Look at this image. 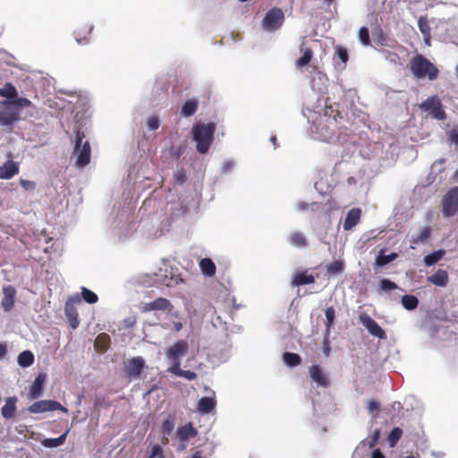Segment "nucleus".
<instances>
[{
    "label": "nucleus",
    "mask_w": 458,
    "mask_h": 458,
    "mask_svg": "<svg viewBox=\"0 0 458 458\" xmlns=\"http://www.w3.org/2000/svg\"><path fill=\"white\" fill-rule=\"evenodd\" d=\"M216 125L213 123H197L192 127V139L196 141V148L199 154H206L213 140Z\"/></svg>",
    "instance_id": "nucleus-1"
},
{
    "label": "nucleus",
    "mask_w": 458,
    "mask_h": 458,
    "mask_svg": "<svg viewBox=\"0 0 458 458\" xmlns=\"http://www.w3.org/2000/svg\"><path fill=\"white\" fill-rule=\"evenodd\" d=\"M410 69L418 79L428 78L434 81L438 77L439 71L437 66L422 55H416L410 61Z\"/></svg>",
    "instance_id": "nucleus-2"
},
{
    "label": "nucleus",
    "mask_w": 458,
    "mask_h": 458,
    "mask_svg": "<svg viewBox=\"0 0 458 458\" xmlns=\"http://www.w3.org/2000/svg\"><path fill=\"white\" fill-rule=\"evenodd\" d=\"M85 138L83 131L78 130L75 136L74 151L77 153L76 165L79 167L86 166L90 161L91 149L89 141L82 144Z\"/></svg>",
    "instance_id": "nucleus-3"
},
{
    "label": "nucleus",
    "mask_w": 458,
    "mask_h": 458,
    "mask_svg": "<svg viewBox=\"0 0 458 458\" xmlns=\"http://www.w3.org/2000/svg\"><path fill=\"white\" fill-rule=\"evenodd\" d=\"M284 14L282 9L273 7L266 13L262 20V28L267 31H276L284 23Z\"/></svg>",
    "instance_id": "nucleus-4"
},
{
    "label": "nucleus",
    "mask_w": 458,
    "mask_h": 458,
    "mask_svg": "<svg viewBox=\"0 0 458 458\" xmlns=\"http://www.w3.org/2000/svg\"><path fill=\"white\" fill-rule=\"evenodd\" d=\"M420 109L429 113L432 118L444 120L446 117L440 99L437 96L429 97L420 105Z\"/></svg>",
    "instance_id": "nucleus-5"
},
{
    "label": "nucleus",
    "mask_w": 458,
    "mask_h": 458,
    "mask_svg": "<svg viewBox=\"0 0 458 458\" xmlns=\"http://www.w3.org/2000/svg\"><path fill=\"white\" fill-rule=\"evenodd\" d=\"M442 212L445 216H453L458 211V187L450 189L442 199Z\"/></svg>",
    "instance_id": "nucleus-6"
},
{
    "label": "nucleus",
    "mask_w": 458,
    "mask_h": 458,
    "mask_svg": "<svg viewBox=\"0 0 458 458\" xmlns=\"http://www.w3.org/2000/svg\"><path fill=\"white\" fill-rule=\"evenodd\" d=\"M81 302V297L76 294L69 297L64 306V313L69 322L70 327L75 329L80 325L79 314L76 308L77 304Z\"/></svg>",
    "instance_id": "nucleus-7"
},
{
    "label": "nucleus",
    "mask_w": 458,
    "mask_h": 458,
    "mask_svg": "<svg viewBox=\"0 0 458 458\" xmlns=\"http://www.w3.org/2000/svg\"><path fill=\"white\" fill-rule=\"evenodd\" d=\"M28 411L30 413H43L47 411H61L67 412L68 410L64 407L59 402L54 400H40L37 401L29 406Z\"/></svg>",
    "instance_id": "nucleus-8"
},
{
    "label": "nucleus",
    "mask_w": 458,
    "mask_h": 458,
    "mask_svg": "<svg viewBox=\"0 0 458 458\" xmlns=\"http://www.w3.org/2000/svg\"><path fill=\"white\" fill-rule=\"evenodd\" d=\"M359 320L373 336L383 340L386 338L385 330L368 314L361 313Z\"/></svg>",
    "instance_id": "nucleus-9"
},
{
    "label": "nucleus",
    "mask_w": 458,
    "mask_h": 458,
    "mask_svg": "<svg viewBox=\"0 0 458 458\" xmlns=\"http://www.w3.org/2000/svg\"><path fill=\"white\" fill-rule=\"evenodd\" d=\"M0 110V125L11 126L19 120L20 111L11 105H2Z\"/></svg>",
    "instance_id": "nucleus-10"
},
{
    "label": "nucleus",
    "mask_w": 458,
    "mask_h": 458,
    "mask_svg": "<svg viewBox=\"0 0 458 458\" xmlns=\"http://www.w3.org/2000/svg\"><path fill=\"white\" fill-rule=\"evenodd\" d=\"M93 30V25L89 22H81L77 25L73 31L75 40L78 44H88L89 36Z\"/></svg>",
    "instance_id": "nucleus-11"
},
{
    "label": "nucleus",
    "mask_w": 458,
    "mask_h": 458,
    "mask_svg": "<svg viewBox=\"0 0 458 458\" xmlns=\"http://www.w3.org/2000/svg\"><path fill=\"white\" fill-rule=\"evenodd\" d=\"M187 342L181 340L174 343L166 352L167 358L170 360H179L188 352Z\"/></svg>",
    "instance_id": "nucleus-12"
},
{
    "label": "nucleus",
    "mask_w": 458,
    "mask_h": 458,
    "mask_svg": "<svg viewBox=\"0 0 458 458\" xmlns=\"http://www.w3.org/2000/svg\"><path fill=\"white\" fill-rule=\"evenodd\" d=\"M310 376L318 386L327 387L329 386V378L324 373L319 365H312L309 368Z\"/></svg>",
    "instance_id": "nucleus-13"
},
{
    "label": "nucleus",
    "mask_w": 458,
    "mask_h": 458,
    "mask_svg": "<svg viewBox=\"0 0 458 458\" xmlns=\"http://www.w3.org/2000/svg\"><path fill=\"white\" fill-rule=\"evenodd\" d=\"M145 366L142 357H134L128 361L126 366V375L130 377H138L140 376Z\"/></svg>",
    "instance_id": "nucleus-14"
},
{
    "label": "nucleus",
    "mask_w": 458,
    "mask_h": 458,
    "mask_svg": "<svg viewBox=\"0 0 458 458\" xmlns=\"http://www.w3.org/2000/svg\"><path fill=\"white\" fill-rule=\"evenodd\" d=\"M47 380V374L39 373L34 379L30 388V399H38L43 394L44 384Z\"/></svg>",
    "instance_id": "nucleus-15"
},
{
    "label": "nucleus",
    "mask_w": 458,
    "mask_h": 458,
    "mask_svg": "<svg viewBox=\"0 0 458 458\" xmlns=\"http://www.w3.org/2000/svg\"><path fill=\"white\" fill-rule=\"evenodd\" d=\"M172 304L169 300L159 297L154 300L153 301L145 303L142 307L143 312H149L152 310H170L172 309Z\"/></svg>",
    "instance_id": "nucleus-16"
},
{
    "label": "nucleus",
    "mask_w": 458,
    "mask_h": 458,
    "mask_svg": "<svg viewBox=\"0 0 458 458\" xmlns=\"http://www.w3.org/2000/svg\"><path fill=\"white\" fill-rule=\"evenodd\" d=\"M4 297L1 301L3 310L6 312L10 311L14 305L16 290L13 285H7L3 288Z\"/></svg>",
    "instance_id": "nucleus-17"
},
{
    "label": "nucleus",
    "mask_w": 458,
    "mask_h": 458,
    "mask_svg": "<svg viewBox=\"0 0 458 458\" xmlns=\"http://www.w3.org/2000/svg\"><path fill=\"white\" fill-rule=\"evenodd\" d=\"M198 431L191 422H188L177 428L176 437L181 442H186L190 438L197 437Z\"/></svg>",
    "instance_id": "nucleus-18"
},
{
    "label": "nucleus",
    "mask_w": 458,
    "mask_h": 458,
    "mask_svg": "<svg viewBox=\"0 0 458 458\" xmlns=\"http://www.w3.org/2000/svg\"><path fill=\"white\" fill-rule=\"evenodd\" d=\"M19 165L13 160H7L0 166V179L9 180L19 173Z\"/></svg>",
    "instance_id": "nucleus-19"
},
{
    "label": "nucleus",
    "mask_w": 458,
    "mask_h": 458,
    "mask_svg": "<svg viewBox=\"0 0 458 458\" xmlns=\"http://www.w3.org/2000/svg\"><path fill=\"white\" fill-rule=\"evenodd\" d=\"M428 282L439 287H445L449 283V276L446 270L437 269L433 275L427 277Z\"/></svg>",
    "instance_id": "nucleus-20"
},
{
    "label": "nucleus",
    "mask_w": 458,
    "mask_h": 458,
    "mask_svg": "<svg viewBox=\"0 0 458 458\" xmlns=\"http://www.w3.org/2000/svg\"><path fill=\"white\" fill-rule=\"evenodd\" d=\"M361 210L358 208L350 209L344 221V229L349 231L353 228L360 219Z\"/></svg>",
    "instance_id": "nucleus-21"
},
{
    "label": "nucleus",
    "mask_w": 458,
    "mask_h": 458,
    "mask_svg": "<svg viewBox=\"0 0 458 458\" xmlns=\"http://www.w3.org/2000/svg\"><path fill=\"white\" fill-rule=\"evenodd\" d=\"M17 397L12 396L5 399V403L1 408V414L5 420L14 417L17 411Z\"/></svg>",
    "instance_id": "nucleus-22"
},
{
    "label": "nucleus",
    "mask_w": 458,
    "mask_h": 458,
    "mask_svg": "<svg viewBox=\"0 0 458 458\" xmlns=\"http://www.w3.org/2000/svg\"><path fill=\"white\" fill-rule=\"evenodd\" d=\"M305 38H303V40ZM301 52H302V56L296 60L295 67L297 69H301L304 66L308 65L313 57V51L310 47H305L304 41L301 43L300 47Z\"/></svg>",
    "instance_id": "nucleus-23"
},
{
    "label": "nucleus",
    "mask_w": 458,
    "mask_h": 458,
    "mask_svg": "<svg viewBox=\"0 0 458 458\" xmlns=\"http://www.w3.org/2000/svg\"><path fill=\"white\" fill-rule=\"evenodd\" d=\"M198 108L199 101L197 99H188L181 108V115L183 117H190L197 112Z\"/></svg>",
    "instance_id": "nucleus-24"
},
{
    "label": "nucleus",
    "mask_w": 458,
    "mask_h": 458,
    "mask_svg": "<svg viewBox=\"0 0 458 458\" xmlns=\"http://www.w3.org/2000/svg\"><path fill=\"white\" fill-rule=\"evenodd\" d=\"M216 407V401L212 397H202L199 400L198 410L202 413H209Z\"/></svg>",
    "instance_id": "nucleus-25"
},
{
    "label": "nucleus",
    "mask_w": 458,
    "mask_h": 458,
    "mask_svg": "<svg viewBox=\"0 0 458 458\" xmlns=\"http://www.w3.org/2000/svg\"><path fill=\"white\" fill-rule=\"evenodd\" d=\"M69 433V429H67L64 434L56 438H45L41 441L43 446L47 448H55L58 447L64 444L67 435Z\"/></svg>",
    "instance_id": "nucleus-26"
},
{
    "label": "nucleus",
    "mask_w": 458,
    "mask_h": 458,
    "mask_svg": "<svg viewBox=\"0 0 458 458\" xmlns=\"http://www.w3.org/2000/svg\"><path fill=\"white\" fill-rule=\"evenodd\" d=\"M199 267L201 272L206 276H213L216 274V265L209 258H204L199 262Z\"/></svg>",
    "instance_id": "nucleus-27"
},
{
    "label": "nucleus",
    "mask_w": 458,
    "mask_h": 458,
    "mask_svg": "<svg viewBox=\"0 0 458 458\" xmlns=\"http://www.w3.org/2000/svg\"><path fill=\"white\" fill-rule=\"evenodd\" d=\"M315 278L312 275H308L305 272L297 273L292 281V284L295 286L313 284Z\"/></svg>",
    "instance_id": "nucleus-28"
},
{
    "label": "nucleus",
    "mask_w": 458,
    "mask_h": 458,
    "mask_svg": "<svg viewBox=\"0 0 458 458\" xmlns=\"http://www.w3.org/2000/svg\"><path fill=\"white\" fill-rule=\"evenodd\" d=\"M289 242L298 248H305L308 245L306 236L301 232H293L289 235Z\"/></svg>",
    "instance_id": "nucleus-29"
},
{
    "label": "nucleus",
    "mask_w": 458,
    "mask_h": 458,
    "mask_svg": "<svg viewBox=\"0 0 458 458\" xmlns=\"http://www.w3.org/2000/svg\"><path fill=\"white\" fill-rule=\"evenodd\" d=\"M174 420L171 419H167L163 421L161 426V433L163 435L161 442L163 445H167L169 440L168 437L171 435L172 431L174 430Z\"/></svg>",
    "instance_id": "nucleus-30"
},
{
    "label": "nucleus",
    "mask_w": 458,
    "mask_h": 458,
    "mask_svg": "<svg viewBox=\"0 0 458 458\" xmlns=\"http://www.w3.org/2000/svg\"><path fill=\"white\" fill-rule=\"evenodd\" d=\"M157 278L156 279V283L167 287H172L178 283V279L176 277H174L171 273L170 275L167 274V269L165 270L164 274L157 275Z\"/></svg>",
    "instance_id": "nucleus-31"
},
{
    "label": "nucleus",
    "mask_w": 458,
    "mask_h": 458,
    "mask_svg": "<svg viewBox=\"0 0 458 458\" xmlns=\"http://www.w3.org/2000/svg\"><path fill=\"white\" fill-rule=\"evenodd\" d=\"M445 251L444 250H436L424 257L423 262L426 267H431L440 261L445 256Z\"/></svg>",
    "instance_id": "nucleus-32"
},
{
    "label": "nucleus",
    "mask_w": 458,
    "mask_h": 458,
    "mask_svg": "<svg viewBox=\"0 0 458 458\" xmlns=\"http://www.w3.org/2000/svg\"><path fill=\"white\" fill-rule=\"evenodd\" d=\"M1 105H11L12 106H14L20 111V108L23 107H30L31 106L32 103L30 99L26 98H15L14 100H4L1 102Z\"/></svg>",
    "instance_id": "nucleus-33"
},
{
    "label": "nucleus",
    "mask_w": 458,
    "mask_h": 458,
    "mask_svg": "<svg viewBox=\"0 0 458 458\" xmlns=\"http://www.w3.org/2000/svg\"><path fill=\"white\" fill-rule=\"evenodd\" d=\"M34 362V355L30 351H23L18 356V363L22 368H27Z\"/></svg>",
    "instance_id": "nucleus-34"
},
{
    "label": "nucleus",
    "mask_w": 458,
    "mask_h": 458,
    "mask_svg": "<svg viewBox=\"0 0 458 458\" xmlns=\"http://www.w3.org/2000/svg\"><path fill=\"white\" fill-rule=\"evenodd\" d=\"M284 362L289 367H295L301 363V358L299 354L293 352H284L283 354Z\"/></svg>",
    "instance_id": "nucleus-35"
},
{
    "label": "nucleus",
    "mask_w": 458,
    "mask_h": 458,
    "mask_svg": "<svg viewBox=\"0 0 458 458\" xmlns=\"http://www.w3.org/2000/svg\"><path fill=\"white\" fill-rule=\"evenodd\" d=\"M402 305L408 310H415L419 305V300L416 296L406 294L402 298Z\"/></svg>",
    "instance_id": "nucleus-36"
},
{
    "label": "nucleus",
    "mask_w": 458,
    "mask_h": 458,
    "mask_svg": "<svg viewBox=\"0 0 458 458\" xmlns=\"http://www.w3.org/2000/svg\"><path fill=\"white\" fill-rule=\"evenodd\" d=\"M18 95V92L15 87L10 83L6 82L3 88L0 89V96L5 97L7 98H15Z\"/></svg>",
    "instance_id": "nucleus-37"
},
{
    "label": "nucleus",
    "mask_w": 458,
    "mask_h": 458,
    "mask_svg": "<svg viewBox=\"0 0 458 458\" xmlns=\"http://www.w3.org/2000/svg\"><path fill=\"white\" fill-rule=\"evenodd\" d=\"M402 436H403V430L398 427L394 428L387 437L389 445L391 447L395 446L396 444L398 443V441L400 440V438L402 437Z\"/></svg>",
    "instance_id": "nucleus-38"
},
{
    "label": "nucleus",
    "mask_w": 458,
    "mask_h": 458,
    "mask_svg": "<svg viewBox=\"0 0 458 458\" xmlns=\"http://www.w3.org/2000/svg\"><path fill=\"white\" fill-rule=\"evenodd\" d=\"M431 232L432 230L429 226L422 228L420 231L419 234L412 239L411 242L418 244L426 242L430 237Z\"/></svg>",
    "instance_id": "nucleus-39"
},
{
    "label": "nucleus",
    "mask_w": 458,
    "mask_h": 458,
    "mask_svg": "<svg viewBox=\"0 0 458 458\" xmlns=\"http://www.w3.org/2000/svg\"><path fill=\"white\" fill-rule=\"evenodd\" d=\"M397 253L392 252L389 255L378 254L376 259V265L378 267H383L392 261H394L397 258Z\"/></svg>",
    "instance_id": "nucleus-40"
},
{
    "label": "nucleus",
    "mask_w": 458,
    "mask_h": 458,
    "mask_svg": "<svg viewBox=\"0 0 458 458\" xmlns=\"http://www.w3.org/2000/svg\"><path fill=\"white\" fill-rule=\"evenodd\" d=\"M81 297L87 303L89 304L97 303L98 301V295L86 287H81Z\"/></svg>",
    "instance_id": "nucleus-41"
},
{
    "label": "nucleus",
    "mask_w": 458,
    "mask_h": 458,
    "mask_svg": "<svg viewBox=\"0 0 458 458\" xmlns=\"http://www.w3.org/2000/svg\"><path fill=\"white\" fill-rule=\"evenodd\" d=\"M344 262L341 260H335L327 266L328 274L337 275L344 271Z\"/></svg>",
    "instance_id": "nucleus-42"
},
{
    "label": "nucleus",
    "mask_w": 458,
    "mask_h": 458,
    "mask_svg": "<svg viewBox=\"0 0 458 458\" xmlns=\"http://www.w3.org/2000/svg\"><path fill=\"white\" fill-rule=\"evenodd\" d=\"M418 27L423 36H427L430 33L431 29L429 26L428 20L426 16H420L418 20Z\"/></svg>",
    "instance_id": "nucleus-43"
},
{
    "label": "nucleus",
    "mask_w": 458,
    "mask_h": 458,
    "mask_svg": "<svg viewBox=\"0 0 458 458\" xmlns=\"http://www.w3.org/2000/svg\"><path fill=\"white\" fill-rule=\"evenodd\" d=\"M325 314H326V327H327V331L329 332L334 322H335V309L334 307H327L326 311H325Z\"/></svg>",
    "instance_id": "nucleus-44"
},
{
    "label": "nucleus",
    "mask_w": 458,
    "mask_h": 458,
    "mask_svg": "<svg viewBox=\"0 0 458 458\" xmlns=\"http://www.w3.org/2000/svg\"><path fill=\"white\" fill-rule=\"evenodd\" d=\"M379 287L382 291L388 292L398 288L397 284L389 279H382L379 281Z\"/></svg>",
    "instance_id": "nucleus-45"
},
{
    "label": "nucleus",
    "mask_w": 458,
    "mask_h": 458,
    "mask_svg": "<svg viewBox=\"0 0 458 458\" xmlns=\"http://www.w3.org/2000/svg\"><path fill=\"white\" fill-rule=\"evenodd\" d=\"M359 38L360 41L364 46L370 45V38H369V32L367 27H361L359 30Z\"/></svg>",
    "instance_id": "nucleus-46"
},
{
    "label": "nucleus",
    "mask_w": 458,
    "mask_h": 458,
    "mask_svg": "<svg viewBox=\"0 0 458 458\" xmlns=\"http://www.w3.org/2000/svg\"><path fill=\"white\" fill-rule=\"evenodd\" d=\"M108 342H109V336L104 333V334H100L97 337L95 344L97 346L100 345V348L102 349V351H106L107 348Z\"/></svg>",
    "instance_id": "nucleus-47"
},
{
    "label": "nucleus",
    "mask_w": 458,
    "mask_h": 458,
    "mask_svg": "<svg viewBox=\"0 0 458 458\" xmlns=\"http://www.w3.org/2000/svg\"><path fill=\"white\" fill-rule=\"evenodd\" d=\"M335 54L337 55V57L345 64L349 59V55H348V52H347V49L341 47V46H337L336 48H335Z\"/></svg>",
    "instance_id": "nucleus-48"
},
{
    "label": "nucleus",
    "mask_w": 458,
    "mask_h": 458,
    "mask_svg": "<svg viewBox=\"0 0 458 458\" xmlns=\"http://www.w3.org/2000/svg\"><path fill=\"white\" fill-rule=\"evenodd\" d=\"M148 458H165L164 450L160 445L152 447L151 454Z\"/></svg>",
    "instance_id": "nucleus-49"
},
{
    "label": "nucleus",
    "mask_w": 458,
    "mask_h": 458,
    "mask_svg": "<svg viewBox=\"0 0 458 458\" xmlns=\"http://www.w3.org/2000/svg\"><path fill=\"white\" fill-rule=\"evenodd\" d=\"M19 182L25 191H33L36 188V183L30 180L21 178Z\"/></svg>",
    "instance_id": "nucleus-50"
},
{
    "label": "nucleus",
    "mask_w": 458,
    "mask_h": 458,
    "mask_svg": "<svg viewBox=\"0 0 458 458\" xmlns=\"http://www.w3.org/2000/svg\"><path fill=\"white\" fill-rule=\"evenodd\" d=\"M160 125V121L157 116H151L148 120V127L150 131H156Z\"/></svg>",
    "instance_id": "nucleus-51"
},
{
    "label": "nucleus",
    "mask_w": 458,
    "mask_h": 458,
    "mask_svg": "<svg viewBox=\"0 0 458 458\" xmlns=\"http://www.w3.org/2000/svg\"><path fill=\"white\" fill-rule=\"evenodd\" d=\"M173 362V366L169 369V371L175 376L181 377L183 369L180 368L179 360H171Z\"/></svg>",
    "instance_id": "nucleus-52"
},
{
    "label": "nucleus",
    "mask_w": 458,
    "mask_h": 458,
    "mask_svg": "<svg viewBox=\"0 0 458 458\" xmlns=\"http://www.w3.org/2000/svg\"><path fill=\"white\" fill-rule=\"evenodd\" d=\"M379 407H380L379 403L375 400H369L368 402L367 408L370 413L377 412L379 411Z\"/></svg>",
    "instance_id": "nucleus-53"
},
{
    "label": "nucleus",
    "mask_w": 458,
    "mask_h": 458,
    "mask_svg": "<svg viewBox=\"0 0 458 458\" xmlns=\"http://www.w3.org/2000/svg\"><path fill=\"white\" fill-rule=\"evenodd\" d=\"M187 179L186 174L183 170L177 171L174 174V180L177 183L182 184Z\"/></svg>",
    "instance_id": "nucleus-54"
},
{
    "label": "nucleus",
    "mask_w": 458,
    "mask_h": 458,
    "mask_svg": "<svg viewBox=\"0 0 458 458\" xmlns=\"http://www.w3.org/2000/svg\"><path fill=\"white\" fill-rule=\"evenodd\" d=\"M181 377L188 380H194L197 378V374L191 370H183Z\"/></svg>",
    "instance_id": "nucleus-55"
},
{
    "label": "nucleus",
    "mask_w": 458,
    "mask_h": 458,
    "mask_svg": "<svg viewBox=\"0 0 458 458\" xmlns=\"http://www.w3.org/2000/svg\"><path fill=\"white\" fill-rule=\"evenodd\" d=\"M379 437H380V432L379 430H375L372 437H371V442H370V446H373L374 445H376V443L378 441L379 439Z\"/></svg>",
    "instance_id": "nucleus-56"
},
{
    "label": "nucleus",
    "mask_w": 458,
    "mask_h": 458,
    "mask_svg": "<svg viewBox=\"0 0 458 458\" xmlns=\"http://www.w3.org/2000/svg\"><path fill=\"white\" fill-rule=\"evenodd\" d=\"M7 353V347L4 344H0V359L4 358Z\"/></svg>",
    "instance_id": "nucleus-57"
},
{
    "label": "nucleus",
    "mask_w": 458,
    "mask_h": 458,
    "mask_svg": "<svg viewBox=\"0 0 458 458\" xmlns=\"http://www.w3.org/2000/svg\"><path fill=\"white\" fill-rule=\"evenodd\" d=\"M371 458H385V456L379 449H375Z\"/></svg>",
    "instance_id": "nucleus-58"
},
{
    "label": "nucleus",
    "mask_w": 458,
    "mask_h": 458,
    "mask_svg": "<svg viewBox=\"0 0 458 458\" xmlns=\"http://www.w3.org/2000/svg\"><path fill=\"white\" fill-rule=\"evenodd\" d=\"M423 38H424V42L427 46H430V40H431V34H428V37L427 36H423Z\"/></svg>",
    "instance_id": "nucleus-59"
},
{
    "label": "nucleus",
    "mask_w": 458,
    "mask_h": 458,
    "mask_svg": "<svg viewBox=\"0 0 458 458\" xmlns=\"http://www.w3.org/2000/svg\"><path fill=\"white\" fill-rule=\"evenodd\" d=\"M191 458H202V457L200 456L199 452H196L195 454H192Z\"/></svg>",
    "instance_id": "nucleus-60"
},
{
    "label": "nucleus",
    "mask_w": 458,
    "mask_h": 458,
    "mask_svg": "<svg viewBox=\"0 0 458 458\" xmlns=\"http://www.w3.org/2000/svg\"><path fill=\"white\" fill-rule=\"evenodd\" d=\"M454 179L455 182H458V168H457V171L455 172V174H454Z\"/></svg>",
    "instance_id": "nucleus-61"
},
{
    "label": "nucleus",
    "mask_w": 458,
    "mask_h": 458,
    "mask_svg": "<svg viewBox=\"0 0 458 458\" xmlns=\"http://www.w3.org/2000/svg\"><path fill=\"white\" fill-rule=\"evenodd\" d=\"M453 140L458 145V134L454 135Z\"/></svg>",
    "instance_id": "nucleus-62"
},
{
    "label": "nucleus",
    "mask_w": 458,
    "mask_h": 458,
    "mask_svg": "<svg viewBox=\"0 0 458 458\" xmlns=\"http://www.w3.org/2000/svg\"><path fill=\"white\" fill-rule=\"evenodd\" d=\"M271 141L274 143V145H276V136H272L271 137Z\"/></svg>",
    "instance_id": "nucleus-63"
},
{
    "label": "nucleus",
    "mask_w": 458,
    "mask_h": 458,
    "mask_svg": "<svg viewBox=\"0 0 458 458\" xmlns=\"http://www.w3.org/2000/svg\"><path fill=\"white\" fill-rule=\"evenodd\" d=\"M327 5H330L333 0H323Z\"/></svg>",
    "instance_id": "nucleus-64"
}]
</instances>
